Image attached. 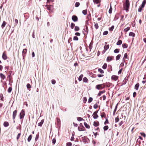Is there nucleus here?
Wrapping results in <instances>:
<instances>
[{"label":"nucleus","mask_w":146,"mask_h":146,"mask_svg":"<svg viewBox=\"0 0 146 146\" xmlns=\"http://www.w3.org/2000/svg\"><path fill=\"white\" fill-rule=\"evenodd\" d=\"M39 137V133L38 134H37L36 136V137L35 138V141H36L38 138Z\"/></svg>","instance_id":"49530a36"},{"label":"nucleus","mask_w":146,"mask_h":146,"mask_svg":"<svg viewBox=\"0 0 146 146\" xmlns=\"http://www.w3.org/2000/svg\"><path fill=\"white\" fill-rule=\"evenodd\" d=\"M77 119L78 121H81L82 120H84L82 118L80 117H77Z\"/></svg>","instance_id":"c756f323"},{"label":"nucleus","mask_w":146,"mask_h":146,"mask_svg":"<svg viewBox=\"0 0 146 146\" xmlns=\"http://www.w3.org/2000/svg\"><path fill=\"white\" fill-rule=\"evenodd\" d=\"M94 3L96 4L99 3L100 1V0H93Z\"/></svg>","instance_id":"cd10ccee"},{"label":"nucleus","mask_w":146,"mask_h":146,"mask_svg":"<svg viewBox=\"0 0 146 146\" xmlns=\"http://www.w3.org/2000/svg\"><path fill=\"white\" fill-rule=\"evenodd\" d=\"M12 90V88L11 87H9L8 90V92L9 93H10Z\"/></svg>","instance_id":"09e8293b"},{"label":"nucleus","mask_w":146,"mask_h":146,"mask_svg":"<svg viewBox=\"0 0 146 146\" xmlns=\"http://www.w3.org/2000/svg\"><path fill=\"white\" fill-rule=\"evenodd\" d=\"M93 100V98L92 97H90L88 100V102L90 103Z\"/></svg>","instance_id":"de8ad7c7"},{"label":"nucleus","mask_w":146,"mask_h":146,"mask_svg":"<svg viewBox=\"0 0 146 146\" xmlns=\"http://www.w3.org/2000/svg\"><path fill=\"white\" fill-rule=\"evenodd\" d=\"M3 125L4 127H7L9 125V123L8 122L5 121L4 122Z\"/></svg>","instance_id":"dca6fc26"},{"label":"nucleus","mask_w":146,"mask_h":146,"mask_svg":"<svg viewBox=\"0 0 146 146\" xmlns=\"http://www.w3.org/2000/svg\"><path fill=\"white\" fill-rule=\"evenodd\" d=\"M119 50L120 49H119L117 48L114 50V52L115 53H118L119 52Z\"/></svg>","instance_id":"5701e85b"},{"label":"nucleus","mask_w":146,"mask_h":146,"mask_svg":"<svg viewBox=\"0 0 146 146\" xmlns=\"http://www.w3.org/2000/svg\"><path fill=\"white\" fill-rule=\"evenodd\" d=\"M93 125L95 127H97L99 125V123L98 121H94Z\"/></svg>","instance_id":"f8f14e48"},{"label":"nucleus","mask_w":146,"mask_h":146,"mask_svg":"<svg viewBox=\"0 0 146 146\" xmlns=\"http://www.w3.org/2000/svg\"><path fill=\"white\" fill-rule=\"evenodd\" d=\"M98 71L101 74H103L104 73V71L101 68H99L98 69Z\"/></svg>","instance_id":"ea45409f"},{"label":"nucleus","mask_w":146,"mask_h":146,"mask_svg":"<svg viewBox=\"0 0 146 146\" xmlns=\"http://www.w3.org/2000/svg\"><path fill=\"white\" fill-rule=\"evenodd\" d=\"M82 140L84 143H88L90 142L89 139L86 137H83Z\"/></svg>","instance_id":"7ed1b4c3"},{"label":"nucleus","mask_w":146,"mask_h":146,"mask_svg":"<svg viewBox=\"0 0 146 146\" xmlns=\"http://www.w3.org/2000/svg\"><path fill=\"white\" fill-rule=\"evenodd\" d=\"M118 103H117V105H116V106L115 107V108L114 109V110H113V115H115V111H116V110H117V106L118 105Z\"/></svg>","instance_id":"473e14b6"},{"label":"nucleus","mask_w":146,"mask_h":146,"mask_svg":"<svg viewBox=\"0 0 146 146\" xmlns=\"http://www.w3.org/2000/svg\"><path fill=\"white\" fill-rule=\"evenodd\" d=\"M17 113V111L16 110L14 111L13 112V118L14 120L16 116Z\"/></svg>","instance_id":"6e6552de"},{"label":"nucleus","mask_w":146,"mask_h":146,"mask_svg":"<svg viewBox=\"0 0 146 146\" xmlns=\"http://www.w3.org/2000/svg\"><path fill=\"white\" fill-rule=\"evenodd\" d=\"M129 7V0H126L124 7L126 11H128Z\"/></svg>","instance_id":"f257e3e1"},{"label":"nucleus","mask_w":146,"mask_h":146,"mask_svg":"<svg viewBox=\"0 0 146 146\" xmlns=\"http://www.w3.org/2000/svg\"><path fill=\"white\" fill-rule=\"evenodd\" d=\"M107 67V64L106 63H105L102 66V68L104 69H105Z\"/></svg>","instance_id":"f704fd0d"},{"label":"nucleus","mask_w":146,"mask_h":146,"mask_svg":"<svg viewBox=\"0 0 146 146\" xmlns=\"http://www.w3.org/2000/svg\"><path fill=\"white\" fill-rule=\"evenodd\" d=\"M80 30L79 28L77 26H76L74 28V31H79Z\"/></svg>","instance_id":"7c9ffc66"},{"label":"nucleus","mask_w":146,"mask_h":146,"mask_svg":"<svg viewBox=\"0 0 146 146\" xmlns=\"http://www.w3.org/2000/svg\"><path fill=\"white\" fill-rule=\"evenodd\" d=\"M94 108L96 109L98 108V104H94Z\"/></svg>","instance_id":"13d9d810"},{"label":"nucleus","mask_w":146,"mask_h":146,"mask_svg":"<svg viewBox=\"0 0 146 146\" xmlns=\"http://www.w3.org/2000/svg\"><path fill=\"white\" fill-rule=\"evenodd\" d=\"M27 88L29 89L31 87V86L29 84H27Z\"/></svg>","instance_id":"6e6d98bb"},{"label":"nucleus","mask_w":146,"mask_h":146,"mask_svg":"<svg viewBox=\"0 0 146 146\" xmlns=\"http://www.w3.org/2000/svg\"><path fill=\"white\" fill-rule=\"evenodd\" d=\"M25 112L23 110H22L20 113V119L23 118L25 115Z\"/></svg>","instance_id":"20e7f679"},{"label":"nucleus","mask_w":146,"mask_h":146,"mask_svg":"<svg viewBox=\"0 0 146 146\" xmlns=\"http://www.w3.org/2000/svg\"><path fill=\"white\" fill-rule=\"evenodd\" d=\"M6 24V23L5 21H3V23L1 25V27L2 29H3L4 27L5 26Z\"/></svg>","instance_id":"a878e982"},{"label":"nucleus","mask_w":146,"mask_h":146,"mask_svg":"<svg viewBox=\"0 0 146 146\" xmlns=\"http://www.w3.org/2000/svg\"><path fill=\"white\" fill-rule=\"evenodd\" d=\"M114 26L112 25L111 27L110 28H109V29L110 31H112L114 29Z\"/></svg>","instance_id":"c03bdc74"},{"label":"nucleus","mask_w":146,"mask_h":146,"mask_svg":"<svg viewBox=\"0 0 146 146\" xmlns=\"http://www.w3.org/2000/svg\"><path fill=\"white\" fill-rule=\"evenodd\" d=\"M78 38L77 36H75L73 37V40H78Z\"/></svg>","instance_id":"864d4df0"},{"label":"nucleus","mask_w":146,"mask_h":146,"mask_svg":"<svg viewBox=\"0 0 146 146\" xmlns=\"http://www.w3.org/2000/svg\"><path fill=\"white\" fill-rule=\"evenodd\" d=\"M129 35L130 36L134 37L135 36V34L132 32H130L129 33Z\"/></svg>","instance_id":"393cba45"},{"label":"nucleus","mask_w":146,"mask_h":146,"mask_svg":"<svg viewBox=\"0 0 146 146\" xmlns=\"http://www.w3.org/2000/svg\"><path fill=\"white\" fill-rule=\"evenodd\" d=\"M72 145V143L70 142H68L66 143V145L67 146H71Z\"/></svg>","instance_id":"3c124183"},{"label":"nucleus","mask_w":146,"mask_h":146,"mask_svg":"<svg viewBox=\"0 0 146 146\" xmlns=\"http://www.w3.org/2000/svg\"><path fill=\"white\" fill-rule=\"evenodd\" d=\"M122 43V41L121 40H118V41L116 43V44L117 45H121Z\"/></svg>","instance_id":"aec40b11"},{"label":"nucleus","mask_w":146,"mask_h":146,"mask_svg":"<svg viewBox=\"0 0 146 146\" xmlns=\"http://www.w3.org/2000/svg\"><path fill=\"white\" fill-rule=\"evenodd\" d=\"M130 27H128L126 28H125L124 30V31L125 32H127L130 29Z\"/></svg>","instance_id":"37998d69"},{"label":"nucleus","mask_w":146,"mask_h":146,"mask_svg":"<svg viewBox=\"0 0 146 146\" xmlns=\"http://www.w3.org/2000/svg\"><path fill=\"white\" fill-rule=\"evenodd\" d=\"M127 53L125 54H124V57L123 58V60L124 61H125V59L127 58Z\"/></svg>","instance_id":"2f4dec72"},{"label":"nucleus","mask_w":146,"mask_h":146,"mask_svg":"<svg viewBox=\"0 0 146 146\" xmlns=\"http://www.w3.org/2000/svg\"><path fill=\"white\" fill-rule=\"evenodd\" d=\"M32 137V135H30L28 137L27 140L29 142L31 140Z\"/></svg>","instance_id":"bb28decb"},{"label":"nucleus","mask_w":146,"mask_h":146,"mask_svg":"<svg viewBox=\"0 0 146 146\" xmlns=\"http://www.w3.org/2000/svg\"><path fill=\"white\" fill-rule=\"evenodd\" d=\"M2 57L4 60H6L7 59V55L4 52L3 54Z\"/></svg>","instance_id":"9b49d317"},{"label":"nucleus","mask_w":146,"mask_h":146,"mask_svg":"<svg viewBox=\"0 0 146 146\" xmlns=\"http://www.w3.org/2000/svg\"><path fill=\"white\" fill-rule=\"evenodd\" d=\"M56 142V139L55 138H54L52 140V143L54 144H55Z\"/></svg>","instance_id":"4d7b16f0"},{"label":"nucleus","mask_w":146,"mask_h":146,"mask_svg":"<svg viewBox=\"0 0 146 146\" xmlns=\"http://www.w3.org/2000/svg\"><path fill=\"white\" fill-rule=\"evenodd\" d=\"M44 122V120L42 119L41 121L38 124V126H39L41 127Z\"/></svg>","instance_id":"4468645a"},{"label":"nucleus","mask_w":146,"mask_h":146,"mask_svg":"<svg viewBox=\"0 0 146 146\" xmlns=\"http://www.w3.org/2000/svg\"><path fill=\"white\" fill-rule=\"evenodd\" d=\"M108 33V32L107 31H105L103 33V35H107Z\"/></svg>","instance_id":"5fc2aeb1"},{"label":"nucleus","mask_w":146,"mask_h":146,"mask_svg":"<svg viewBox=\"0 0 146 146\" xmlns=\"http://www.w3.org/2000/svg\"><path fill=\"white\" fill-rule=\"evenodd\" d=\"M84 124L85 126L87 129H89L90 128V126L88 125L86 122H84Z\"/></svg>","instance_id":"6ab92c4d"},{"label":"nucleus","mask_w":146,"mask_h":146,"mask_svg":"<svg viewBox=\"0 0 146 146\" xmlns=\"http://www.w3.org/2000/svg\"><path fill=\"white\" fill-rule=\"evenodd\" d=\"M94 26H95V28L96 29H98V28L99 26H98V24L97 23H96L94 25Z\"/></svg>","instance_id":"603ef678"},{"label":"nucleus","mask_w":146,"mask_h":146,"mask_svg":"<svg viewBox=\"0 0 146 146\" xmlns=\"http://www.w3.org/2000/svg\"><path fill=\"white\" fill-rule=\"evenodd\" d=\"M112 8L111 7L109 10V13L110 14L112 13Z\"/></svg>","instance_id":"774afa93"},{"label":"nucleus","mask_w":146,"mask_h":146,"mask_svg":"<svg viewBox=\"0 0 146 146\" xmlns=\"http://www.w3.org/2000/svg\"><path fill=\"white\" fill-rule=\"evenodd\" d=\"M122 46L123 48H126L127 47V45L126 44H123Z\"/></svg>","instance_id":"b1692460"},{"label":"nucleus","mask_w":146,"mask_h":146,"mask_svg":"<svg viewBox=\"0 0 146 146\" xmlns=\"http://www.w3.org/2000/svg\"><path fill=\"white\" fill-rule=\"evenodd\" d=\"M45 6L47 7V9L49 11L51 10V8L53 7V6L51 5H46Z\"/></svg>","instance_id":"9d476101"},{"label":"nucleus","mask_w":146,"mask_h":146,"mask_svg":"<svg viewBox=\"0 0 146 146\" xmlns=\"http://www.w3.org/2000/svg\"><path fill=\"white\" fill-rule=\"evenodd\" d=\"M84 128V127L82 126L81 127H78V130L80 131H83L84 130H83L82 129V128Z\"/></svg>","instance_id":"4c0bfd02"},{"label":"nucleus","mask_w":146,"mask_h":146,"mask_svg":"<svg viewBox=\"0 0 146 146\" xmlns=\"http://www.w3.org/2000/svg\"><path fill=\"white\" fill-rule=\"evenodd\" d=\"M109 123L108 120L107 118L106 119V121L104 123V124L106 125V123Z\"/></svg>","instance_id":"338daca9"},{"label":"nucleus","mask_w":146,"mask_h":146,"mask_svg":"<svg viewBox=\"0 0 146 146\" xmlns=\"http://www.w3.org/2000/svg\"><path fill=\"white\" fill-rule=\"evenodd\" d=\"M146 0H144L143 1L141 5L140 6L141 8H144L145 7V5L146 3Z\"/></svg>","instance_id":"ddd939ff"},{"label":"nucleus","mask_w":146,"mask_h":146,"mask_svg":"<svg viewBox=\"0 0 146 146\" xmlns=\"http://www.w3.org/2000/svg\"><path fill=\"white\" fill-rule=\"evenodd\" d=\"M113 57L112 56H109L107 58V61L108 62H110L112 60Z\"/></svg>","instance_id":"0eeeda50"},{"label":"nucleus","mask_w":146,"mask_h":146,"mask_svg":"<svg viewBox=\"0 0 146 146\" xmlns=\"http://www.w3.org/2000/svg\"><path fill=\"white\" fill-rule=\"evenodd\" d=\"M0 76L1 78L3 80H4L5 78V75L2 73L0 74Z\"/></svg>","instance_id":"a211bd4d"},{"label":"nucleus","mask_w":146,"mask_h":146,"mask_svg":"<svg viewBox=\"0 0 146 146\" xmlns=\"http://www.w3.org/2000/svg\"><path fill=\"white\" fill-rule=\"evenodd\" d=\"M80 3L78 2H77L76 3L75 5V6L76 7H79V6L80 5Z\"/></svg>","instance_id":"8fccbe9b"},{"label":"nucleus","mask_w":146,"mask_h":146,"mask_svg":"<svg viewBox=\"0 0 146 146\" xmlns=\"http://www.w3.org/2000/svg\"><path fill=\"white\" fill-rule=\"evenodd\" d=\"M88 80V79L86 77H84L83 80V81L84 82H86Z\"/></svg>","instance_id":"79ce46f5"},{"label":"nucleus","mask_w":146,"mask_h":146,"mask_svg":"<svg viewBox=\"0 0 146 146\" xmlns=\"http://www.w3.org/2000/svg\"><path fill=\"white\" fill-rule=\"evenodd\" d=\"M56 82L55 80H51V83L52 84H54Z\"/></svg>","instance_id":"680f3d73"},{"label":"nucleus","mask_w":146,"mask_h":146,"mask_svg":"<svg viewBox=\"0 0 146 146\" xmlns=\"http://www.w3.org/2000/svg\"><path fill=\"white\" fill-rule=\"evenodd\" d=\"M108 128L109 127L108 125H105L103 129L104 131H106L108 129Z\"/></svg>","instance_id":"58836bf2"},{"label":"nucleus","mask_w":146,"mask_h":146,"mask_svg":"<svg viewBox=\"0 0 146 146\" xmlns=\"http://www.w3.org/2000/svg\"><path fill=\"white\" fill-rule=\"evenodd\" d=\"M27 51V49H24L23 50L22 52V53L23 54H25Z\"/></svg>","instance_id":"e2e57ef3"},{"label":"nucleus","mask_w":146,"mask_h":146,"mask_svg":"<svg viewBox=\"0 0 146 146\" xmlns=\"http://www.w3.org/2000/svg\"><path fill=\"white\" fill-rule=\"evenodd\" d=\"M18 23V20L17 19L15 20L14 26H16Z\"/></svg>","instance_id":"a18cd8bd"},{"label":"nucleus","mask_w":146,"mask_h":146,"mask_svg":"<svg viewBox=\"0 0 146 146\" xmlns=\"http://www.w3.org/2000/svg\"><path fill=\"white\" fill-rule=\"evenodd\" d=\"M118 78V76H115L113 75L111 77V79L112 80H113L115 81Z\"/></svg>","instance_id":"1a4fd4ad"},{"label":"nucleus","mask_w":146,"mask_h":146,"mask_svg":"<svg viewBox=\"0 0 146 146\" xmlns=\"http://www.w3.org/2000/svg\"><path fill=\"white\" fill-rule=\"evenodd\" d=\"M143 8L141 7V6H140L138 9V12H141L142 10V8Z\"/></svg>","instance_id":"0e129e2a"},{"label":"nucleus","mask_w":146,"mask_h":146,"mask_svg":"<svg viewBox=\"0 0 146 146\" xmlns=\"http://www.w3.org/2000/svg\"><path fill=\"white\" fill-rule=\"evenodd\" d=\"M75 24L73 23H72L70 24V27L72 29H73L74 28V27L75 26Z\"/></svg>","instance_id":"72a5a7b5"},{"label":"nucleus","mask_w":146,"mask_h":146,"mask_svg":"<svg viewBox=\"0 0 146 146\" xmlns=\"http://www.w3.org/2000/svg\"><path fill=\"white\" fill-rule=\"evenodd\" d=\"M106 114L104 112H102L101 113V116L102 118L104 117L105 118Z\"/></svg>","instance_id":"412c9836"},{"label":"nucleus","mask_w":146,"mask_h":146,"mask_svg":"<svg viewBox=\"0 0 146 146\" xmlns=\"http://www.w3.org/2000/svg\"><path fill=\"white\" fill-rule=\"evenodd\" d=\"M139 85V83H137L135 86V89L136 90H137L138 89Z\"/></svg>","instance_id":"f3484780"},{"label":"nucleus","mask_w":146,"mask_h":146,"mask_svg":"<svg viewBox=\"0 0 146 146\" xmlns=\"http://www.w3.org/2000/svg\"><path fill=\"white\" fill-rule=\"evenodd\" d=\"M115 122L117 123V122L119 120V119L118 117H116L115 119Z\"/></svg>","instance_id":"bf43d9fd"},{"label":"nucleus","mask_w":146,"mask_h":146,"mask_svg":"<svg viewBox=\"0 0 146 146\" xmlns=\"http://www.w3.org/2000/svg\"><path fill=\"white\" fill-rule=\"evenodd\" d=\"M121 56V55L120 54H118L116 57V60H117L119 59Z\"/></svg>","instance_id":"4be33fe9"},{"label":"nucleus","mask_w":146,"mask_h":146,"mask_svg":"<svg viewBox=\"0 0 146 146\" xmlns=\"http://www.w3.org/2000/svg\"><path fill=\"white\" fill-rule=\"evenodd\" d=\"M105 87V85L103 84H98L96 86V89L100 90L103 89Z\"/></svg>","instance_id":"f03ea898"},{"label":"nucleus","mask_w":146,"mask_h":146,"mask_svg":"<svg viewBox=\"0 0 146 146\" xmlns=\"http://www.w3.org/2000/svg\"><path fill=\"white\" fill-rule=\"evenodd\" d=\"M83 77V75L82 74H81L79 76L78 78V80L79 81H80L82 80Z\"/></svg>","instance_id":"c85d7f7f"},{"label":"nucleus","mask_w":146,"mask_h":146,"mask_svg":"<svg viewBox=\"0 0 146 146\" xmlns=\"http://www.w3.org/2000/svg\"><path fill=\"white\" fill-rule=\"evenodd\" d=\"M84 30L85 32H87V33L88 32V27L87 26H86V28H84Z\"/></svg>","instance_id":"a19ab883"},{"label":"nucleus","mask_w":146,"mask_h":146,"mask_svg":"<svg viewBox=\"0 0 146 146\" xmlns=\"http://www.w3.org/2000/svg\"><path fill=\"white\" fill-rule=\"evenodd\" d=\"M21 135V133H20L18 134L17 137V140H18L19 139V137Z\"/></svg>","instance_id":"69168bd1"},{"label":"nucleus","mask_w":146,"mask_h":146,"mask_svg":"<svg viewBox=\"0 0 146 146\" xmlns=\"http://www.w3.org/2000/svg\"><path fill=\"white\" fill-rule=\"evenodd\" d=\"M57 122L58 125H60V119L58 118H57Z\"/></svg>","instance_id":"052dcab7"},{"label":"nucleus","mask_w":146,"mask_h":146,"mask_svg":"<svg viewBox=\"0 0 146 146\" xmlns=\"http://www.w3.org/2000/svg\"><path fill=\"white\" fill-rule=\"evenodd\" d=\"M72 21L74 22L77 21L78 20V18L75 15H73L72 16Z\"/></svg>","instance_id":"39448f33"},{"label":"nucleus","mask_w":146,"mask_h":146,"mask_svg":"<svg viewBox=\"0 0 146 146\" xmlns=\"http://www.w3.org/2000/svg\"><path fill=\"white\" fill-rule=\"evenodd\" d=\"M98 112V111H94L93 114V115H94L93 116V117L94 119H96L98 117V115H97V113Z\"/></svg>","instance_id":"423d86ee"},{"label":"nucleus","mask_w":146,"mask_h":146,"mask_svg":"<svg viewBox=\"0 0 146 146\" xmlns=\"http://www.w3.org/2000/svg\"><path fill=\"white\" fill-rule=\"evenodd\" d=\"M104 49L106 50H107L109 48V45H107L105 46L104 47Z\"/></svg>","instance_id":"e433bc0d"},{"label":"nucleus","mask_w":146,"mask_h":146,"mask_svg":"<svg viewBox=\"0 0 146 146\" xmlns=\"http://www.w3.org/2000/svg\"><path fill=\"white\" fill-rule=\"evenodd\" d=\"M105 92V91L104 90L99 92L98 94V96H100L102 94L104 93Z\"/></svg>","instance_id":"2eb2a0df"},{"label":"nucleus","mask_w":146,"mask_h":146,"mask_svg":"<svg viewBox=\"0 0 146 146\" xmlns=\"http://www.w3.org/2000/svg\"><path fill=\"white\" fill-rule=\"evenodd\" d=\"M87 10V9L84 10L82 11V13L84 15H86Z\"/></svg>","instance_id":"c9c22d12"}]
</instances>
